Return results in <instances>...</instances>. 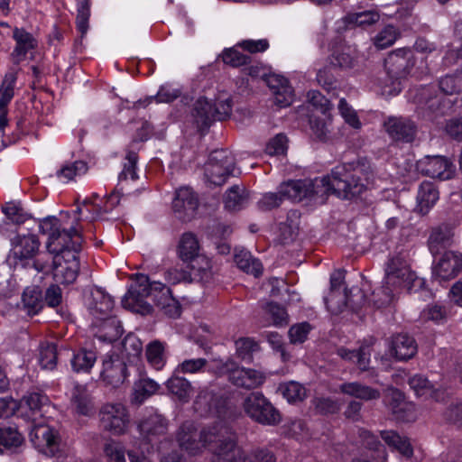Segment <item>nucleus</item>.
Returning <instances> with one entry per match:
<instances>
[{
  "label": "nucleus",
  "instance_id": "obj_53",
  "mask_svg": "<svg viewBox=\"0 0 462 462\" xmlns=\"http://www.w3.org/2000/svg\"><path fill=\"white\" fill-rule=\"evenodd\" d=\"M88 171V165L83 161H76L64 164L58 171L57 177L66 181L73 180L78 175H82Z\"/></svg>",
  "mask_w": 462,
  "mask_h": 462
},
{
  "label": "nucleus",
  "instance_id": "obj_11",
  "mask_svg": "<svg viewBox=\"0 0 462 462\" xmlns=\"http://www.w3.org/2000/svg\"><path fill=\"white\" fill-rule=\"evenodd\" d=\"M213 442V462H245L246 456L236 446V438L226 428H220Z\"/></svg>",
  "mask_w": 462,
  "mask_h": 462
},
{
  "label": "nucleus",
  "instance_id": "obj_43",
  "mask_svg": "<svg viewBox=\"0 0 462 462\" xmlns=\"http://www.w3.org/2000/svg\"><path fill=\"white\" fill-rule=\"evenodd\" d=\"M327 309L334 315L344 311L347 306V291H330L324 299Z\"/></svg>",
  "mask_w": 462,
  "mask_h": 462
},
{
  "label": "nucleus",
  "instance_id": "obj_19",
  "mask_svg": "<svg viewBox=\"0 0 462 462\" xmlns=\"http://www.w3.org/2000/svg\"><path fill=\"white\" fill-rule=\"evenodd\" d=\"M101 377L115 388L124 383L127 377V367L125 363L117 356L113 355L103 360Z\"/></svg>",
  "mask_w": 462,
  "mask_h": 462
},
{
  "label": "nucleus",
  "instance_id": "obj_18",
  "mask_svg": "<svg viewBox=\"0 0 462 462\" xmlns=\"http://www.w3.org/2000/svg\"><path fill=\"white\" fill-rule=\"evenodd\" d=\"M93 335L101 342L113 343L123 334V326L116 317L108 315L97 319L92 325Z\"/></svg>",
  "mask_w": 462,
  "mask_h": 462
},
{
  "label": "nucleus",
  "instance_id": "obj_57",
  "mask_svg": "<svg viewBox=\"0 0 462 462\" xmlns=\"http://www.w3.org/2000/svg\"><path fill=\"white\" fill-rule=\"evenodd\" d=\"M380 15L375 11H364L360 13L349 14L346 20L349 23H354L357 26L365 27L375 23L379 21Z\"/></svg>",
  "mask_w": 462,
  "mask_h": 462
},
{
  "label": "nucleus",
  "instance_id": "obj_32",
  "mask_svg": "<svg viewBox=\"0 0 462 462\" xmlns=\"http://www.w3.org/2000/svg\"><path fill=\"white\" fill-rule=\"evenodd\" d=\"M200 246L197 236L190 232L184 233L178 245V255L185 263H190L200 254Z\"/></svg>",
  "mask_w": 462,
  "mask_h": 462
},
{
  "label": "nucleus",
  "instance_id": "obj_34",
  "mask_svg": "<svg viewBox=\"0 0 462 462\" xmlns=\"http://www.w3.org/2000/svg\"><path fill=\"white\" fill-rule=\"evenodd\" d=\"M234 261L239 269L247 273L254 274L255 277L262 273L263 265L261 262L253 257L251 253L244 248L235 249Z\"/></svg>",
  "mask_w": 462,
  "mask_h": 462
},
{
  "label": "nucleus",
  "instance_id": "obj_33",
  "mask_svg": "<svg viewBox=\"0 0 462 462\" xmlns=\"http://www.w3.org/2000/svg\"><path fill=\"white\" fill-rule=\"evenodd\" d=\"M249 199V193L243 185H233L224 196L225 208L229 211H238L244 208Z\"/></svg>",
  "mask_w": 462,
  "mask_h": 462
},
{
  "label": "nucleus",
  "instance_id": "obj_5",
  "mask_svg": "<svg viewBox=\"0 0 462 462\" xmlns=\"http://www.w3.org/2000/svg\"><path fill=\"white\" fill-rule=\"evenodd\" d=\"M384 281L387 285L393 288L404 287L408 291L422 284V281L411 271L403 253H399L389 258L386 263Z\"/></svg>",
  "mask_w": 462,
  "mask_h": 462
},
{
  "label": "nucleus",
  "instance_id": "obj_6",
  "mask_svg": "<svg viewBox=\"0 0 462 462\" xmlns=\"http://www.w3.org/2000/svg\"><path fill=\"white\" fill-rule=\"evenodd\" d=\"M219 429L213 428L199 431L191 421L184 422L178 432L180 447L191 455H196L207 446L212 445Z\"/></svg>",
  "mask_w": 462,
  "mask_h": 462
},
{
  "label": "nucleus",
  "instance_id": "obj_20",
  "mask_svg": "<svg viewBox=\"0 0 462 462\" xmlns=\"http://www.w3.org/2000/svg\"><path fill=\"white\" fill-rule=\"evenodd\" d=\"M228 380L237 387L250 390L261 386L265 375L255 369L235 367L228 370Z\"/></svg>",
  "mask_w": 462,
  "mask_h": 462
},
{
  "label": "nucleus",
  "instance_id": "obj_24",
  "mask_svg": "<svg viewBox=\"0 0 462 462\" xmlns=\"http://www.w3.org/2000/svg\"><path fill=\"white\" fill-rule=\"evenodd\" d=\"M417 351L418 345L411 336L401 333L392 337L390 353L396 360L407 361L412 358Z\"/></svg>",
  "mask_w": 462,
  "mask_h": 462
},
{
  "label": "nucleus",
  "instance_id": "obj_26",
  "mask_svg": "<svg viewBox=\"0 0 462 462\" xmlns=\"http://www.w3.org/2000/svg\"><path fill=\"white\" fill-rule=\"evenodd\" d=\"M40 232L48 235V241L46 243L47 250L50 253H57L61 247L56 246V240L60 237L68 239L67 234L60 235L61 225L60 220L55 217H45L39 225Z\"/></svg>",
  "mask_w": 462,
  "mask_h": 462
},
{
  "label": "nucleus",
  "instance_id": "obj_8",
  "mask_svg": "<svg viewBox=\"0 0 462 462\" xmlns=\"http://www.w3.org/2000/svg\"><path fill=\"white\" fill-rule=\"evenodd\" d=\"M235 167L236 159L230 151L215 150L205 165V175L211 183L220 186L234 174Z\"/></svg>",
  "mask_w": 462,
  "mask_h": 462
},
{
  "label": "nucleus",
  "instance_id": "obj_44",
  "mask_svg": "<svg viewBox=\"0 0 462 462\" xmlns=\"http://www.w3.org/2000/svg\"><path fill=\"white\" fill-rule=\"evenodd\" d=\"M439 87L446 95L460 93L462 91V69L442 77L439 81Z\"/></svg>",
  "mask_w": 462,
  "mask_h": 462
},
{
  "label": "nucleus",
  "instance_id": "obj_21",
  "mask_svg": "<svg viewBox=\"0 0 462 462\" xmlns=\"http://www.w3.org/2000/svg\"><path fill=\"white\" fill-rule=\"evenodd\" d=\"M384 127L394 141L411 143L416 135V125L408 118L391 117L385 122Z\"/></svg>",
  "mask_w": 462,
  "mask_h": 462
},
{
  "label": "nucleus",
  "instance_id": "obj_56",
  "mask_svg": "<svg viewBox=\"0 0 462 462\" xmlns=\"http://www.w3.org/2000/svg\"><path fill=\"white\" fill-rule=\"evenodd\" d=\"M180 91L177 89H170L168 88L162 87L158 91L155 97H149L143 100H139L134 104L135 107L146 106H148L154 98L157 102H171L175 100L180 96Z\"/></svg>",
  "mask_w": 462,
  "mask_h": 462
},
{
  "label": "nucleus",
  "instance_id": "obj_47",
  "mask_svg": "<svg viewBox=\"0 0 462 462\" xmlns=\"http://www.w3.org/2000/svg\"><path fill=\"white\" fill-rule=\"evenodd\" d=\"M259 349L258 343L250 337H241L236 341V355L245 362L251 363L254 354Z\"/></svg>",
  "mask_w": 462,
  "mask_h": 462
},
{
  "label": "nucleus",
  "instance_id": "obj_31",
  "mask_svg": "<svg viewBox=\"0 0 462 462\" xmlns=\"http://www.w3.org/2000/svg\"><path fill=\"white\" fill-rule=\"evenodd\" d=\"M192 116L197 127L203 131L215 121L213 105L206 97H199L194 104Z\"/></svg>",
  "mask_w": 462,
  "mask_h": 462
},
{
  "label": "nucleus",
  "instance_id": "obj_12",
  "mask_svg": "<svg viewBox=\"0 0 462 462\" xmlns=\"http://www.w3.org/2000/svg\"><path fill=\"white\" fill-rule=\"evenodd\" d=\"M40 241L34 235L17 236L13 249L10 251L7 262L14 268L21 266L27 268L31 258H33L39 251Z\"/></svg>",
  "mask_w": 462,
  "mask_h": 462
},
{
  "label": "nucleus",
  "instance_id": "obj_45",
  "mask_svg": "<svg viewBox=\"0 0 462 462\" xmlns=\"http://www.w3.org/2000/svg\"><path fill=\"white\" fill-rule=\"evenodd\" d=\"M358 435L362 439L363 445L371 450H374L377 453V459H381L385 461L387 459V452L384 446L378 440L377 437L374 436L371 431L360 429L358 430Z\"/></svg>",
  "mask_w": 462,
  "mask_h": 462
},
{
  "label": "nucleus",
  "instance_id": "obj_55",
  "mask_svg": "<svg viewBox=\"0 0 462 462\" xmlns=\"http://www.w3.org/2000/svg\"><path fill=\"white\" fill-rule=\"evenodd\" d=\"M52 254L39 252L35 254L33 258H31L28 263L27 268H32L37 273H48L51 270H52L53 266V259L51 256Z\"/></svg>",
  "mask_w": 462,
  "mask_h": 462
},
{
  "label": "nucleus",
  "instance_id": "obj_36",
  "mask_svg": "<svg viewBox=\"0 0 462 462\" xmlns=\"http://www.w3.org/2000/svg\"><path fill=\"white\" fill-rule=\"evenodd\" d=\"M23 443V437L14 426L0 428V454L14 452Z\"/></svg>",
  "mask_w": 462,
  "mask_h": 462
},
{
  "label": "nucleus",
  "instance_id": "obj_40",
  "mask_svg": "<svg viewBox=\"0 0 462 462\" xmlns=\"http://www.w3.org/2000/svg\"><path fill=\"white\" fill-rule=\"evenodd\" d=\"M23 302L29 315L37 314L43 307L42 292L40 287H27L23 294Z\"/></svg>",
  "mask_w": 462,
  "mask_h": 462
},
{
  "label": "nucleus",
  "instance_id": "obj_3",
  "mask_svg": "<svg viewBox=\"0 0 462 462\" xmlns=\"http://www.w3.org/2000/svg\"><path fill=\"white\" fill-rule=\"evenodd\" d=\"M242 406L253 421L263 426H276L282 421L280 411L260 392L249 393Z\"/></svg>",
  "mask_w": 462,
  "mask_h": 462
},
{
  "label": "nucleus",
  "instance_id": "obj_46",
  "mask_svg": "<svg viewBox=\"0 0 462 462\" xmlns=\"http://www.w3.org/2000/svg\"><path fill=\"white\" fill-rule=\"evenodd\" d=\"M58 359L57 347L54 343H42L40 346L39 364L42 369L53 370Z\"/></svg>",
  "mask_w": 462,
  "mask_h": 462
},
{
  "label": "nucleus",
  "instance_id": "obj_35",
  "mask_svg": "<svg viewBox=\"0 0 462 462\" xmlns=\"http://www.w3.org/2000/svg\"><path fill=\"white\" fill-rule=\"evenodd\" d=\"M439 199V191L431 182H422L417 195V208L421 215H426Z\"/></svg>",
  "mask_w": 462,
  "mask_h": 462
},
{
  "label": "nucleus",
  "instance_id": "obj_62",
  "mask_svg": "<svg viewBox=\"0 0 462 462\" xmlns=\"http://www.w3.org/2000/svg\"><path fill=\"white\" fill-rule=\"evenodd\" d=\"M428 243L430 253L437 255L440 253V248L448 245V236L441 228H436L432 230Z\"/></svg>",
  "mask_w": 462,
  "mask_h": 462
},
{
  "label": "nucleus",
  "instance_id": "obj_29",
  "mask_svg": "<svg viewBox=\"0 0 462 462\" xmlns=\"http://www.w3.org/2000/svg\"><path fill=\"white\" fill-rule=\"evenodd\" d=\"M310 180H289L279 186V192L284 196V199L300 202L310 199Z\"/></svg>",
  "mask_w": 462,
  "mask_h": 462
},
{
  "label": "nucleus",
  "instance_id": "obj_15",
  "mask_svg": "<svg viewBox=\"0 0 462 462\" xmlns=\"http://www.w3.org/2000/svg\"><path fill=\"white\" fill-rule=\"evenodd\" d=\"M418 170L424 175L439 180H449L454 176L455 166L447 157L427 155L417 163Z\"/></svg>",
  "mask_w": 462,
  "mask_h": 462
},
{
  "label": "nucleus",
  "instance_id": "obj_10",
  "mask_svg": "<svg viewBox=\"0 0 462 462\" xmlns=\"http://www.w3.org/2000/svg\"><path fill=\"white\" fill-rule=\"evenodd\" d=\"M102 428L114 435L124 434L128 427L130 416L126 407L121 402H108L99 410Z\"/></svg>",
  "mask_w": 462,
  "mask_h": 462
},
{
  "label": "nucleus",
  "instance_id": "obj_28",
  "mask_svg": "<svg viewBox=\"0 0 462 462\" xmlns=\"http://www.w3.org/2000/svg\"><path fill=\"white\" fill-rule=\"evenodd\" d=\"M23 407L27 408L26 416L36 422L43 416L49 407V399L45 394L39 392L29 393L23 398Z\"/></svg>",
  "mask_w": 462,
  "mask_h": 462
},
{
  "label": "nucleus",
  "instance_id": "obj_63",
  "mask_svg": "<svg viewBox=\"0 0 462 462\" xmlns=\"http://www.w3.org/2000/svg\"><path fill=\"white\" fill-rule=\"evenodd\" d=\"M391 285L384 284L373 292V302L376 308H383L390 304L393 299V290Z\"/></svg>",
  "mask_w": 462,
  "mask_h": 462
},
{
  "label": "nucleus",
  "instance_id": "obj_49",
  "mask_svg": "<svg viewBox=\"0 0 462 462\" xmlns=\"http://www.w3.org/2000/svg\"><path fill=\"white\" fill-rule=\"evenodd\" d=\"M63 234H67L69 238L64 239L63 237H60L59 240H56V246L59 245L61 248L57 253H53L55 256L65 254V252L67 251L73 252V244L76 242H79L80 244L82 243L81 235L75 226H71L69 230L62 228L60 230V235Z\"/></svg>",
  "mask_w": 462,
  "mask_h": 462
},
{
  "label": "nucleus",
  "instance_id": "obj_51",
  "mask_svg": "<svg viewBox=\"0 0 462 462\" xmlns=\"http://www.w3.org/2000/svg\"><path fill=\"white\" fill-rule=\"evenodd\" d=\"M399 37L398 30L393 25H387L374 37V44L383 50L392 46Z\"/></svg>",
  "mask_w": 462,
  "mask_h": 462
},
{
  "label": "nucleus",
  "instance_id": "obj_54",
  "mask_svg": "<svg viewBox=\"0 0 462 462\" xmlns=\"http://www.w3.org/2000/svg\"><path fill=\"white\" fill-rule=\"evenodd\" d=\"M280 390L289 402L302 401L306 397L305 387L297 382H289L282 384Z\"/></svg>",
  "mask_w": 462,
  "mask_h": 462
},
{
  "label": "nucleus",
  "instance_id": "obj_38",
  "mask_svg": "<svg viewBox=\"0 0 462 462\" xmlns=\"http://www.w3.org/2000/svg\"><path fill=\"white\" fill-rule=\"evenodd\" d=\"M160 389V385L148 377H142L134 385L132 402L142 404L146 399L155 394Z\"/></svg>",
  "mask_w": 462,
  "mask_h": 462
},
{
  "label": "nucleus",
  "instance_id": "obj_41",
  "mask_svg": "<svg viewBox=\"0 0 462 462\" xmlns=\"http://www.w3.org/2000/svg\"><path fill=\"white\" fill-rule=\"evenodd\" d=\"M357 60L355 51L350 47L335 51L330 57V64L340 69H352Z\"/></svg>",
  "mask_w": 462,
  "mask_h": 462
},
{
  "label": "nucleus",
  "instance_id": "obj_2",
  "mask_svg": "<svg viewBox=\"0 0 462 462\" xmlns=\"http://www.w3.org/2000/svg\"><path fill=\"white\" fill-rule=\"evenodd\" d=\"M413 66L411 52L407 49H399L388 54L384 60V68L389 94L396 95L401 92L402 81L411 73Z\"/></svg>",
  "mask_w": 462,
  "mask_h": 462
},
{
  "label": "nucleus",
  "instance_id": "obj_58",
  "mask_svg": "<svg viewBox=\"0 0 462 462\" xmlns=\"http://www.w3.org/2000/svg\"><path fill=\"white\" fill-rule=\"evenodd\" d=\"M78 2V14H77V28L80 32L81 36H84L88 29V19L90 15L89 0H77Z\"/></svg>",
  "mask_w": 462,
  "mask_h": 462
},
{
  "label": "nucleus",
  "instance_id": "obj_50",
  "mask_svg": "<svg viewBox=\"0 0 462 462\" xmlns=\"http://www.w3.org/2000/svg\"><path fill=\"white\" fill-rule=\"evenodd\" d=\"M408 383L418 396H435V391L432 383L423 375L415 374L409 379Z\"/></svg>",
  "mask_w": 462,
  "mask_h": 462
},
{
  "label": "nucleus",
  "instance_id": "obj_61",
  "mask_svg": "<svg viewBox=\"0 0 462 462\" xmlns=\"http://www.w3.org/2000/svg\"><path fill=\"white\" fill-rule=\"evenodd\" d=\"M125 160L126 162L124 163V169L118 176L119 182L126 180L128 177H130V179L133 180L138 179L137 173L135 171L136 162L138 160L137 153L133 151H129L126 154Z\"/></svg>",
  "mask_w": 462,
  "mask_h": 462
},
{
  "label": "nucleus",
  "instance_id": "obj_7",
  "mask_svg": "<svg viewBox=\"0 0 462 462\" xmlns=\"http://www.w3.org/2000/svg\"><path fill=\"white\" fill-rule=\"evenodd\" d=\"M149 297H152L151 281L147 275L137 273L135 282L122 300V305L133 312L146 315L152 310V305L146 300Z\"/></svg>",
  "mask_w": 462,
  "mask_h": 462
},
{
  "label": "nucleus",
  "instance_id": "obj_52",
  "mask_svg": "<svg viewBox=\"0 0 462 462\" xmlns=\"http://www.w3.org/2000/svg\"><path fill=\"white\" fill-rule=\"evenodd\" d=\"M163 352L164 346L160 341H152L147 346V360L156 370L162 369L165 364Z\"/></svg>",
  "mask_w": 462,
  "mask_h": 462
},
{
  "label": "nucleus",
  "instance_id": "obj_1",
  "mask_svg": "<svg viewBox=\"0 0 462 462\" xmlns=\"http://www.w3.org/2000/svg\"><path fill=\"white\" fill-rule=\"evenodd\" d=\"M374 182V171L366 158L343 163L334 167L330 174L310 180V199H320L328 195L340 199H352L361 195Z\"/></svg>",
  "mask_w": 462,
  "mask_h": 462
},
{
  "label": "nucleus",
  "instance_id": "obj_9",
  "mask_svg": "<svg viewBox=\"0 0 462 462\" xmlns=\"http://www.w3.org/2000/svg\"><path fill=\"white\" fill-rule=\"evenodd\" d=\"M79 251L80 243L76 242L73 244V252L67 251L65 254L54 256L52 273L57 282L71 284L77 280L80 269Z\"/></svg>",
  "mask_w": 462,
  "mask_h": 462
},
{
  "label": "nucleus",
  "instance_id": "obj_23",
  "mask_svg": "<svg viewBox=\"0 0 462 462\" xmlns=\"http://www.w3.org/2000/svg\"><path fill=\"white\" fill-rule=\"evenodd\" d=\"M151 291L153 301L170 317L176 318L180 315V308L171 296V290L163 283L151 282Z\"/></svg>",
  "mask_w": 462,
  "mask_h": 462
},
{
  "label": "nucleus",
  "instance_id": "obj_16",
  "mask_svg": "<svg viewBox=\"0 0 462 462\" xmlns=\"http://www.w3.org/2000/svg\"><path fill=\"white\" fill-rule=\"evenodd\" d=\"M85 304L95 319L110 315L114 300L101 288H90L85 294Z\"/></svg>",
  "mask_w": 462,
  "mask_h": 462
},
{
  "label": "nucleus",
  "instance_id": "obj_4",
  "mask_svg": "<svg viewBox=\"0 0 462 462\" xmlns=\"http://www.w3.org/2000/svg\"><path fill=\"white\" fill-rule=\"evenodd\" d=\"M412 101L422 116L430 121L445 116L452 107L450 99L437 94L433 88L427 86L415 90Z\"/></svg>",
  "mask_w": 462,
  "mask_h": 462
},
{
  "label": "nucleus",
  "instance_id": "obj_27",
  "mask_svg": "<svg viewBox=\"0 0 462 462\" xmlns=\"http://www.w3.org/2000/svg\"><path fill=\"white\" fill-rule=\"evenodd\" d=\"M338 388L341 393L365 402L377 400L381 396L378 389L373 388L360 382H346L341 383Z\"/></svg>",
  "mask_w": 462,
  "mask_h": 462
},
{
  "label": "nucleus",
  "instance_id": "obj_30",
  "mask_svg": "<svg viewBox=\"0 0 462 462\" xmlns=\"http://www.w3.org/2000/svg\"><path fill=\"white\" fill-rule=\"evenodd\" d=\"M380 436L384 443L394 451L399 452L406 458H410L413 455V448L409 439L405 436H401L393 430H385L380 431Z\"/></svg>",
  "mask_w": 462,
  "mask_h": 462
},
{
  "label": "nucleus",
  "instance_id": "obj_48",
  "mask_svg": "<svg viewBox=\"0 0 462 462\" xmlns=\"http://www.w3.org/2000/svg\"><path fill=\"white\" fill-rule=\"evenodd\" d=\"M17 80L15 72H7L0 86V108L6 107L14 96V87Z\"/></svg>",
  "mask_w": 462,
  "mask_h": 462
},
{
  "label": "nucleus",
  "instance_id": "obj_42",
  "mask_svg": "<svg viewBox=\"0 0 462 462\" xmlns=\"http://www.w3.org/2000/svg\"><path fill=\"white\" fill-rule=\"evenodd\" d=\"M96 360L95 352L83 349L73 355L70 363L75 372H89Z\"/></svg>",
  "mask_w": 462,
  "mask_h": 462
},
{
  "label": "nucleus",
  "instance_id": "obj_39",
  "mask_svg": "<svg viewBox=\"0 0 462 462\" xmlns=\"http://www.w3.org/2000/svg\"><path fill=\"white\" fill-rule=\"evenodd\" d=\"M166 386L169 392L180 401L186 402L189 400L192 386L184 377L174 374L167 381Z\"/></svg>",
  "mask_w": 462,
  "mask_h": 462
},
{
  "label": "nucleus",
  "instance_id": "obj_64",
  "mask_svg": "<svg viewBox=\"0 0 462 462\" xmlns=\"http://www.w3.org/2000/svg\"><path fill=\"white\" fill-rule=\"evenodd\" d=\"M311 402L315 411L319 414H333L339 410L337 402L331 398L317 397L314 398Z\"/></svg>",
  "mask_w": 462,
  "mask_h": 462
},
{
  "label": "nucleus",
  "instance_id": "obj_25",
  "mask_svg": "<svg viewBox=\"0 0 462 462\" xmlns=\"http://www.w3.org/2000/svg\"><path fill=\"white\" fill-rule=\"evenodd\" d=\"M13 38L16 45L12 52L15 63L22 61L27 52L37 47V41L32 33L28 32L23 28L15 27L13 31Z\"/></svg>",
  "mask_w": 462,
  "mask_h": 462
},
{
  "label": "nucleus",
  "instance_id": "obj_22",
  "mask_svg": "<svg viewBox=\"0 0 462 462\" xmlns=\"http://www.w3.org/2000/svg\"><path fill=\"white\" fill-rule=\"evenodd\" d=\"M168 425V420L162 414L153 412L139 422L138 429L143 439L152 442L167 433Z\"/></svg>",
  "mask_w": 462,
  "mask_h": 462
},
{
  "label": "nucleus",
  "instance_id": "obj_17",
  "mask_svg": "<svg viewBox=\"0 0 462 462\" xmlns=\"http://www.w3.org/2000/svg\"><path fill=\"white\" fill-rule=\"evenodd\" d=\"M198 207V196L190 188L182 187L176 191L172 208L180 219L189 221L194 217Z\"/></svg>",
  "mask_w": 462,
  "mask_h": 462
},
{
  "label": "nucleus",
  "instance_id": "obj_13",
  "mask_svg": "<svg viewBox=\"0 0 462 462\" xmlns=\"http://www.w3.org/2000/svg\"><path fill=\"white\" fill-rule=\"evenodd\" d=\"M33 423L29 434L31 442L39 451L53 456L59 449L60 442L58 430L48 424Z\"/></svg>",
  "mask_w": 462,
  "mask_h": 462
},
{
  "label": "nucleus",
  "instance_id": "obj_59",
  "mask_svg": "<svg viewBox=\"0 0 462 462\" xmlns=\"http://www.w3.org/2000/svg\"><path fill=\"white\" fill-rule=\"evenodd\" d=\"M143 350L142 341L132 333L125 336L122 342V351L128 357H137Z\"/></svg>",
  "mask_w": 462,
  "mask_h": 462
},
{
  "label": "nucleus",
  "instance_id": "obj_37",
  "mask_svg": "<svg viewBox=\"0 0 462 462\" xmlns=\"http://www.w3.org/2000/svg\"><path fill=\"white\" fill-rule=\"evenodd\" d=\"M72 405L79 414L88 416L94 411V405L86 386L77 384L72 392Z\"/></svg>",
  "mask_w": 462,
  "mask_h": 462
},
{
  "label": "nucleus",
  "instance_id": "obj_14",
  "mask_svg": "<svg viewBox=\"0 0 462 462\" xmlns=\"http://www.w3.org/2000/svg\"><path fill=\"white\" fill-rule=\"evenodd\" d=\"M462 271V254L446 251L434 261L432 279L439 283L454 279Z\"/></svg>",
  "mask_w": 462,
  "mask_h": 462
},
{
  "label": "nucleus",
  "instance_id": "obj_60",
  "mask_svg": "<svg viewBox=\"0 0 462 462\" xmlns=\"http://www.w3.org/2000/svg\"><path fill=\"white\" fill-rule=\"evenodd\" d=\"M366 302V296L361 289L354 287L347 291L346 308L353 312L358 313L365 306Z\"/></svg>",
  "mask_w": 462,
  "mask_h": 462
}]
</instances>
